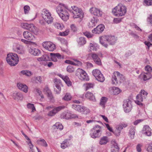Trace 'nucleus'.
I'll return each instance as SVG.
<instances>
[{
  "label": "nucleus",
  "mask_w": 152,
  "mask_h": 152,
  "mask_svg": "<svg viewBox=\"0 0 152 152\" xmlns=\"http://www.w3.org/2000/svg\"><path fill=\"white\" fill-rule=\"evenodd\" d=\"M68 10L67 8L64 4H59L57 7V13L64 21H66L69 18V14Z\"/></svg>",
  "instance_id": "nucleus-1"
},
{
  "label": "nucleus",
  "mask_w": 152,
  "mask_h": 152,
  "mask_svg": "<svg viewBox=\"0 0 152 152\" xmlns=\"http://www.w3.org/2000/svg\"><path fill=\"white\" fill-rule=\"evenodd\" d=\"M6 61L11 66H15L19 61V58L16 54L10 53L7 55Z\"/></svg>",
  "instance_id": "nucleus-2"
},
{
  "label": "nucleus",
  "mask_w": 152,
  "mask_h": 152,
  "mask_svg": "<svg viewBox=\"0 0 152 152\" xmlns=\"http://www.w3.org/2000/svg\"><path fill=\"white\" fill-rule=\"evenodd\" d=\"M126 12V8L124 6L119 4L113 9L112 12L114 15L117 16L124 15Z\"/></svg>",
  "instance_id": "nucleus-3"
},
{
  "label": "nucleus",
  "mask_w": 152,
  "mask_h": 152,
  "mask_svg": "<svg viewBox=\"0 0 152 152\" xmlns=\"http://www.w3.org/2000/svg\"><path fill=\"white\" fill-rule=\"evenodd\" d=\"M124 77L119 72H114L112 76V83L113 85L119 84L124 81Z\"/></svg>",
  "instance_id": "nucleus-4"
},
{
  "label": "nucleus",
  "mask_w": 152,
  "mask_h": 152,
  "mask_svg": "<svg viewBox=\"0 0 152 152\" xmlns=\"http://www.w3.org/2000/svg\"><path fill=\"white\" fill-rule=\"evenodd\" d=\"M21 26L22 28L29 30L35 35L37 34L38 33L39 31L38 29L32 23H21Z\"/></svg>",
  "instance_id": "nucleus-5"
},
{
  "label": "nucleus",
  "mask_w": 152,
  "mask_h": 152,
  "mask_svg": "<svg viewBox=\"0 0 152 152\" xmlns=\"http://www.w3.org/2000/svg\"><path fill=\"white\" fill-rule=\"evenodd\" d=\"M90 135L91 137L93 138L99 137L102 133V129L100 126L96 125L91 130Z\"/></svg>",
  "instance_id": "nucleus-6"
},
{
  "label": "nucleus",
  "mask_w": 152,
  "mask_h": 152,
  "mask_svg": "<svg viewBox=\"0 0 152 152\" xmlns=\"http://www.w3.org/2000/svg\"><path fill=\"white\" fill-rule=\"evenodd\" d=\"M148 94V93L144 90H142L140 94L137 96V100L135 101V103L139 105L142 106V102L143 99L146 98Z\"/></svg>",
  "instance_id": "nucleus-7"
},
{
  "label": "nucleus",
  "mask_w": 152,
  "mask_h": 152,
  "mask_svg": "<svg viewBox=\"0 0 152 152\" xmlns=\"http://www.w3.org/2000/svg\"><path fill=\"white\" fill-rule=\"evenodd\" d=\"M42 18L48 24L52 23L53 21V18L51 16V13L48 10H44L42 14Z\"/></svg>",
  "instance_id": "nucleus-8"
},
{
  "label": "nucleus",
  "mask_w": 152,
  "mask_h": 152,
  "mask_svg": "<svg viewBox=\"0 0 152 152\" xmlns=\"http://www.w3.org/2000/svg\"><path fill=\"white\" fill-rule=\"evenodd\" d=\"M72 12L73 14V17L74 18H83V12L80 9L74 6L72 7Z\"/></svg>",
  "instance_id": "nucleus-9"
},
{
  "label": "nucleus",
  "mask_w": 152,
  "mask_h": 152,
  "mask_svg": "<svg viewBox=\"0 0 152 152\" xmlns=\"http://www.w3.org/2000/svg\"><path fill=\"white\" fill-rule=\"evenodd\" d=\"M75 75L81 80H89L86 72L82 69H78L76 71Z\"/></svg>",
  "instance_id": "nucleus-10"
},
{
  "label": "nucleus",
  "mask_w": 152,
  "mask_h": 152,
  "mask_svg": "<svg viewBox=\"0 0 152 152\" xmlns=\"http://www.w3.org/2000/svg\"><path fill=\"white\" fill-rule=\"evenodd\" d=\"M72 106L75 110L85 114H86L90 112V110L80 105L74 104L72 105Z\"/></svg>",
  "instance_id": "nucleus-11"
},
{
  "label": "nucleus",
  "mask_w": 152,
  "mask_h": 152,
  "mask_svg": "<svg viewBox=\"0 0 152 152\" xmlns=\"http://www.w3.org/2000/svg\"><path fill=\"white\" fill-rule=\"evenodd\" d=\"M123 106L125 112H129L132 108L131 101L128 99L125 100L123 104Z\"/></svg>",
  "instance_id": "nucleus-12"
},
{
  "label": "nucleus",
  "mask_w": 152,
  "mask_h": 152,
  "mask_svg": "<svg viewBox=\"0 0 152 152\" xmlns=\"http://www.w3.org/2000/svg\"><path fill=\"white\" fill-rule=\"evenodd\" d=\"M43 47L45 49L50 51H53L56 48L55 45L50 42H45L42 43Z\"/></svg>",
  "instance_id": "nucleus-13"
},
{
  "label": "nucleus",
  "mask_w": 152,
  "mask_h": 152,
  "mask_svg": "<svg viewBox=\"0 0 152 152\" xmlns=\"http://www.w3.org/2000/svg\"><path fill=\"white\" fill-rule=\"evenodd\" d=\"M12 96L14 100L17 101H21L23 98L22 94L16 91H15L13 93Z\"/></svg>",
  "instance_id": "nucleus-14"
},
{
  "label": "nucleus",
  "mask_w": 152,
  "mask_h": 152,
  "mask_svg": "<svg viewBox=\"0 0 152 152\" xmlns=\"http://www.w3.org/2000/svg\"><path fill=\"white\" fill-rule=\"evenodd\" d=\"M13 50L20 54H23L24 52L23 46L18 44H16L13 45Z\"/></svg>",
  "instance_id": "nucleus-15"
},
{
  "label": "nucleus",
  "mask_w": 152,
  "mask_h": 152,
  "mask_svg": "<svg viewBox=\"0 0 152 152\" xmlns=\"http://www.w3.org/2000/svg\"><path fill=\"white\" fill-rule=\"evenodd\" d=\"M90 11L91 14L94 15L101 17L102 14V12L99 9L95 7H92L90 9Z\"/></svg>",
  "instance_id": "nucleus-16"
},
{
  "label": "nucleus",
  "mask_w": 152,
  "mask_h": 152,
  "mask_svg": "<svg viewBox=\"0 0 152 152\" xmlns=\"http://www.w3.org/2000/svg\"><path fill=\"white\" fill-rule=\"evenodd\" d=\"M54 81L55 84L54 91L56 94H58L60 92L61 90V88L60 86L61 84V83L59 80H58L56 78H55L54 79Z\"/></svg>",
  "instance_id": "nucleus-17"
},
{
  "label": "nucleus",
  "mask_w": 152,
  "mask_h": 152,
  "mask_svg": "<svg viewBox=\"0 0 152 152\" xmlns=\"http://www.w3.org/2000/svg\"><path fill=\"white\" fill-rule=\"evenodd\" d=\"M23 35L24 38L28 40H33L35 39L34 36L27 31H24L23 32Z\"/></svg>",
  "instance_id": "nucleus-18"
},
{
  "label": "nucleus",
  "mask_w": 152,
  "mask_h": 152,
  "mask_svg": "<svg viewBox=\"0 0 152 152\" xmlns=\"http://www.w3.org/2000/svg\"><path fill=\"white\" fill-rule=\"evenodd\" d=\"M64 107H65L64 106H60L56 107L52 110L49 112L48 115V116H53L55 115L58 111H59L62 109L64 108Z\"/></svg>",
  "instance_id": "nucleus-19"
},
{
  "label": "nucleus",
  "mask_w": 152,
  "mask_h": 152,
  "mask_svg": "<svg viewBox=\"0 0 152 152\" xmlns=\"http://www.w3.org/2000/svg\"><path fill=\"white\" fill-rule=\"evenodd\" d=\"M17 86L20 90L23 91L25 93L27 92L28 88L26 84L18 83H17Z\"/></svg>",
  "instance_id": "nucleus-20"
},
{
  "label": "nucleus",
  "mask_w": 152,
  "mask_h": 152,
  "mask_svg": "<svg viewBox=\"0 0 152 152\" xmlns=\"http://www.w3.org/2000/svg\"><path fill=\"white\" fill-rule=\"evenodd\" d=\"M104 26L103 25L100 24L98 25L96 28L92 30V33L95 34H99L103 31Z\"/></svg>",
  "instance_id": "nucleus-21"
},
{
  "label": "nucleus",
  "mask_w": 152,
  "mask_h": 152,
  "mask_svg": "<svg viewBox=\"0 0 152 152\" xmlns=\"http://www.w3.org/2000/svg\"><path fill=\"white\" fill-rule=\"evenodd\" d=\"M51 56L50 58L51 60L54 62H56L57 61V58L58 59H61V56L59 53H50Z\"/></svg>",
  "instance_id": "nucleus-22"
},
{
  "label": "nucleus",
  "mask_w": 152,
  "mask_h": 152,
  "mask_svg": "<svg viewBox=\"0 0 152 152\" xmlns=\"http://www.w3.org/2000/svg\"><path fill=\"white\" fill-rule=\"evenodd\" d=\"M151 129L148 125H145L143 128L142 133L143 134L149 136L151 135Z\"/></svg>",
  "instance_id": "nucleus-23"
},
{
  "label": "nucleus",
  "mask_w": 152,
  "mask_h": 152,
  "mask_svg": "<svg viewBox=\"0 0 152 152\" xmlns=\"http://www.w3.org/2000/svg\"><path fill=\"white\" fill-rule=\"evenodd\" d=\"M99 39L100 42L101 44L105 47L107 48L108 46L107 44H106V43L107 42V36H105L101 37Z\"/></svg>",
  "instance_id": "nucleus-24"
},
{
  "label": "nucleus",
  "mask_w": 152,
  "mask_h": 152,
  "mask_svg": "<svg viewBox=\"0 0 152 152\" xmlns=\"http://www.w3.org/2000/svg\"><path fill=\"white\" fill-rule=\"evenodd\" d=\"M91 57L96 64L99 65H101V60L97 54L93 53L92 54Z\"/></svg>",
  "instance_id": "nucleus-25"
},
{
  "label": "nucleus",
  "mask_w": 152,
  "mask_h": 152,
  "mask_svg": "<svg viewBox=\"0 0 152 152\" xmlns=\"http://www.w3.org/2000/svg\"><path fill=\"white\" fill-rule=\"evenodd\" d=\"M97 22V18L93 17L90 22L89 23L88 26L89 28H92L95 26Z\"/></svg>",
  "instance_id": "nucleus-26"
},
{
  "label": "nucleus",
  "mask_w": 152,
  "mask_h": 152,
  "mask_svg": "<svg viewBox=\"0 0 152 152\" xmlns=\"http://www.w3.org/2000/svg\"><path fill=\"white\" fill-rule=\"evenodd\" d=\"M85 96L86 98L94 102L96 101L95 97L92 93L90 92H87Z\"/></svg>",
  "instance_id": "nucleus-27"
},
{
  "label": "nucleus",
  "mask_w": 152,
  "mask_h": 152,
  "mask_svg": "<svg viewBox=\"0 0 152 152\" xmlns=\"http://www.w3.org/2000/svg\"><path fill=\"white\" fill-rule=\"evenodd\" d=\"M107 42L110 45H114L116 41V39L114 36H107Z\"/></svg>",
  "instance_id": "nucleus-28"
},
{
  "label": "nucleus",
  "mask_w": 152,
  "mask_h": 152,
  "mask_svg": "<svg viewBox=\"0 0 152 152\" xmlns=\"http://www.w3.org/2000/svg\"><path fill=\"white\" fill-rule=\"evenodd\" d=\"M141 76H142L143 79L144 81L149 79L152 77L150 72L142 73L141 74Z\"/></svg>",
  "instance_id": "nucleus-29"
},
{
  "label": "nucleus",
  "mask_w": 152,
  "mask_h": 152,
  "mask_svg": "<svg viewBox=\"0 0 152 152\" xmlns=\"http://www.w3.org/2000/svg\"><path fill=\"white\" fill-rule=\"evenodd\" d=\"M70 113L68 112H64L61 114L60 117L61 118L69 119H70Z\"/></svg>",
  "instance_id": "nucleus-30"
},
{
  "label": "nucleus",
  "mask_w": 152,
  "mask_h": 152,
  "mask_svg": "<svg viewBox=\"0 0 152 152\" xmlns=\"http://www.w3.org/2000/svg\"><path fill=\"white\" fill-rule=\"evenodd\" d=\"M108 142V137L106 136L103 137L100 140L99 143L101 145H105Z\"/></svg>",
  "instance_id": "nucleus-31"
},
{
  "label": "nucleus",
  "mask_w": 152,
  "mask_h": 152,
  "mask_svg": "<svg viewBox=\"0 0 152 152\" xmlns=\"http://www.w3.org/2000/svg\"><path fill=\"white\" fill-rule=\"evenodd\" d=\"M36 142L37 144L41 145L45 147H47L48 146V144L46 142L44 139L37 140Z\"/></svg>",
  "instance_id": "nucleus-32"
},
{
  "label": "nucleus",
  "mask_w": 152,
  "mask_h": 152,
  "mask_svg": "<svg viewBox=\"0 0 152 152\" xmlns=\"http://www.w3.org/2000/svg\"><path fill=\"white\" fill-rule=\"evenodd\" d=\"M44 91L47 93L48 97L50 99L53 98L52 93L49 88L48 87H46L44 89Z\"/></svg>",
  "instance_id": "nucleus-33"
},
{
  "label": "nucleus",
  "mask_w": 152,
  "mask_h": 152,
  "mask_svg": "<svg viewBox=\"0 0 152 152\" xmlns=\"http://www.w3.org/2000/svg\"><path fill=\"white\" fill-rule=\"evenodd\" d=\"M112 91L111 93L114 95H117L121 92L120 90L117 87H113L111 88Z\"/></svg>",
  "instance_id": "nucleus-34"
},
{
  "label": "nucleus",
  "mask_w": 152,
  "mask_h": 152,
  "mask_svg": "<svg viewBox=\"0 0 152 152\" xmlns=\"http://www.w3.org/2000/svg\"><path fill=\"white\" fill-rule=\"evenodd\" d=\"M77 42L79 45L82 46L86 43V41L84 37H81L78 39Z\"/></svg>",
  "instance_id": "nucleus-35"
},
{
  "label": "nucleus",
  "mask_w": 152,
  "mask_h": 152,
  "mask_svg": "<svg viewBox=\"0 0 152 152\" xmlns=\"http://www.w3.org/2000/svg\"><path fill=\"white\" fill-rule=\"evenodd\" d=\"M49 60V56L46 55H43L42 57L37 58L38 61H48Z\"/></svg>",
  "instance_id": "nucleus-36"
},
{
  "label": "nucleus",
  "mask_w": 152,
  "mask_h": 152,
  "mask_svg": "<svg viewBox=\"0 0 152 152\" xmlns=\"http://www.w3.org/2000/svg\"><path fill=\"white\" fill-rule=\"evenodd\" d=\"M70 139H66L62 142V143L61 144V147L63 149H65L68 146L67 144L69 143V141Z\"/></svg>",
  "instance_id": "nucleus-37"
},
{
  "label": "nucleus",
  "mask_w": 152,
  "mask_h": 152,
  "mask_svg": "<svg viewBox=\"0 0 152 152\" xmlns=\"http://www.w3.org/2000/svg\"><path fill=\"white\" fill-rule=\"evenodd\" d=\"M107 100L106 97H103L101 98L100 102V104L103 108L105 107V105Z\"/></svg>",
  "instance_id": "nucleus-38"
},
{
  "label": "nucleus",
  "mask_w": 152,
  "mask_h": 152,
  "mask_svg": "<svg viewBox=\"0 0 152 152\" xmlns=\"http://www.w3.org/2000/svg\"><path fill=\"white\" fill-rule=\"evenodd\" d=\"M63 80L64 81L68 86H71L72 82L70 81L69 78L68 76H65V77Z\"/></svg>",
  "instance_id": "nucleus-39"
},
{
  "label": "nucleus",
  "mask_w": 152,
  "mask_h": 152,
  "mask_svg": "<svg viewBox=\"0 0 152 152\" xmlns=\"http://www.w3.org/2000/svg\"><path fill=\"white\" fill-rule=\"evenodd\" d=\"M72 97L70 93H66L62 99L65 101H69L71 100Z\"/></svg>",
  "instance_id": "nucleus-40"
},
{
  "label": "nucleus",
  "mask_w": 152,
  "mask_h": 152,
  "mask_svg": "<svg viewBox=\"0 0 152 152\" xmlns=\"http://www.w3.org/2000/svg\"><path fill=\"white\" fill-rule=\"evenodd\" d=\"M95 78L98 81L101 82H103L105 80V78L102 73Z\"/></svg>",
  "instance_id": "nucleus-41"
},
{
  "label": "nucleus",
  "mask_w": 152,
  "mask_h": 152,
  "mask_svg": "<svg viewBox=\"0 0 152 152\" xmlns=\"http://www.w3.org/2000/svg\"><path fill=\"white\" fill-rule=\"evenodd\" d=\"M92 73L93 75L94 76L95 78L102 73L100 70L97 69L93 70Z\"/></svg>",
  "instance_id": "nucleus-42"
},
{
  "label": "nucleus",
  "mask_w": 152,
  "mask_h": 152,
  "mask_svg": "<svg viewBox=\"0 0 152 152\" xmlns=\"http://www.w3.org/2000/svg\"><path fill=\"white\" fill-rule=\"evenodd\" d=\"M21 73L23 75H25L28 77H30L32 74L31 71L28 70H22L21 71Z\"/></svg>",
  "instance_id": "nucleus-43"
},
{
  "label": "nucleus",
  "mask_w": 152,
  "mask_h": 152,
  "mask_svg": "<svg viewBox=\"0 0 152 152\" xmlns=\"http://www.w3.org/2000/svg\"><path fill=\"white\" fill-rule=\"evenodd\" d=\"M135 128L134 127H131L129 130V133L131 138H133L135 134Z\"/></svg>",
  "instance_id": "nucleus-44"
},
{
  "label": "nucleus",
  "mask_w": 152,
  "mask_h": 152,
  "mask_svg": "<svg viewBox=\"0 0 152 152\" xmlns=\"http://www.w3.org/2000/svg\"><path fill=\"white\" fill-rule=\"evenodd\" d=\"M27 106L28 108L32 109V112H34L36 110V109L33 104L29 103L27 104Z\"/></svg>",
  "instance_id": "nucleus-45"
},
{
  "label": "nucleus",
  "mask_w": 152,
  "mask_h": 152,
  "mask_svg": "<svg viewBox=\"0 0 152 152\" xmlns=\"http://www.w3.org/2000/svg\"><path fill=\"white\" fill-rule=\"evenodd\" d=\"M55 128H56L57 129L61 130L63 129V127L61 124L59 123H56L54 125Z\"/></svg>",
  "instance_id": "nucleus-46"
},
{
  "label": "nucleus",
  "mask_w": 152,
  "mask_h": 152,
  "mask_svg": "<svg viewBox=\"0 0 152 152\" xmlns=\"http://www.w3.org/2000/svg\"><path fill=\"white\" fill-rule=\"evenodd\" d=\"M128 126L127 124L121 123L117 127L121 131L124 128H126Z\"/></svg>",
  "instance_id": "nucleus-47"
},
{
  "label": "nucleus",
  "mask_w": 152,
  "mask_h": 152,
  "mask_svg": "<svg viewBox=\"0 0 152 152\" xmlns=\"http://www.w3.org/2000/svg\"><path fill=\"white\" fill-rule=\"evenodd\" d=\"M121 132V131L117 127L116 130L113 132L116 136H119L120 135Z\"/></svg>",
  "instance_id": "nucleus-48"
},
{
  "label": "nucleus",
  "mask_w": 152,
  "mask_h": 152,
  "mask_svg": "<svg viewBox=\"0 0 152 152\" xmlns=\"http://www.w3.org/2000/svg\"><path fill=\"white\" fill-rule=\"evenodd\" d=\"M67 71L69 73H72L74 72L75 69L71 65L68 66L66 68Z\"/></svg>",
  "instance_id": "nucleus-49"
},
{
  "label": "nucleus",
  "mask_w": 152,
  "mask_h": 152,
  "mask_svg": "<svg viewBox=\"0 0 152 152\" xmlns=\"http://www.w3.org/2000/svg\"><path fill=\"white\" fill-rule=\"evenodd\" d=\"M54 25L55 27L58 29L61 30L63 29V26L62 25H61L60 23H55Z\"/></svg>",
  "instance_id": "nucleus-50"
},
{
  "label": "nucleus",
  "mask_w": 152,
  "mask_h": 152,
  "mask_svg": "<svg viewBox=\"0 0 152 152\" xmlns=\"http://www.w3.org/2000/svg\"><path fill=\"white\" fill-rule=\"evenodd\" d=\"M23 8L24 10V13L25 14H28L30 9L29 6L28 5L25 6Z\"/></svg>",
  "instance_id": "nucleus-51"
},
{
  "label": "nucleus",
  "mask_w": 152,
  "mask_h": 152,
  "mask_svg": "<svg viewBox=\"0 0 152 152\" xmlns=\"http://www.w3.org/2000/svg\"><path fill=\"white\" fill-rule=\"evenodd\" d=\"M94 86V84L92 83H88L86 84V90H87L88 89L93 88Z\"/></svg>",
  "instance_id": "nucleus-52"
},
{
  "label": "nucleus",
  "mask_w": 152,
  "mask_h": 152,
  "mask_svg": "<svg viewBox=\"0 0 152 152\" xmlns=\"http://www.w3.org/2000/svg\"><path fill=\"white\" fill-rule=\"evenodd\" d=\"M69 32V30H66L65 31L62 32H60L59 35L61 36H66L67 35Z\"/></svg>",
  "instance_id": "nucleus-53"
},
{
  "label": "nucleus",
  "mask_w": 152,
  "mask_h": 152,
  "mask_svg": "<svg viewBox=\"0 0 152 152\" xmlns=\"http://www.w3.org/2000/svg\"><path fill=\"white\" fill-rule=\"evenodd\" d=\"M147 21L148 24L152 26V15H151L148 17Z\"/></svg>",
  "instance_id": "nucleus-54"
},
{
  "label": "nucleus",
  "mask_w": 152,
  "mask_h": 152,
  "mask_svg": "<svg viewBox=\"0 0 152 152\" xmlns=\"http://www.w3.org/2000/svg\"><path fill=\"white\" fill-rule=\"evenodd\" d=\"M21 41L24 43L25 44H31V43H34L33 42H31L30 41H28L25 39H21Z\"/></svg>",
  "instance_id": "nucleus-55"
},
{
  "label": "nucleus",
  "mask_w": 152,
  "mask_h": 152,
  "mask_svg": "<svg viewBox=\"0 0 152 152\" xmlns=\"http://www.w3.org/2000/svg\"><path fill=\"white\" fill-rule=\"evenodd\" d=\"M89 46L90 50H96V48L95 46L93 44H92V43H90Z\"/></svg>",
  "instance_id": "nucleus-56"
},
{
  "label": "nucleus",
  "mask_w": 152,
  "mask_h": 152,
  "mask_svg": "<svg viewBox=\"0 0 152 152\" xmlns=\"http://www.w3.org/2000/svg\"><path fill=\"white\" fill-rule=\"evenodd\" d=\"M33 55L34 56H38L40 54V50L37 49H34Z\"/></svg>",
  "instance_id": "nucleus-57"
},
{
  "label": "nucleus",
  "mask_w": 152,
  "mask_h": 152,
  "mask_svg": "<svg viewBox=\"0 0 152 152\" xmlns=\"http://www.w3.org/2000/svg\"><path fill=\"white\" fill-rule=\"evenodd\" d=\"M84 34L88 38H91L93 36V34L88 32L84 33Z\"/></svg>",
  "instance_id": "nucleus-58"
},
{
  "label": "nucleus",
  "mask_w": 152,
  "mask_h": 152,
  "mask_svg": "<svg viewBox=\"0 0 152 152\" xmlns=\"http://www.w3.org/2000/svg\"><path fill=\"white\" fill-rule=\"evenodd\" d=\"M144 2L147 6H151L152 5V0H144Z\"/></svg>",
  "instance_id": "nucleus-59"
},
{
  "label": "nucleus",
  "mask_w": 152,
  "mask_h": 152,
  "mask_svg": "<svg viewBox=\"0 0 152 152\" xmlns=\"http://www.w3.org/2000/svg\"><path fill=\"white\" fill-rule=\"evenodd\" d=\"M145 70L148 72H150L152 70V69L151 67L149 65H147L145 67Z\"/></svg>",
  "instance_id": "nucleus-60"
},
{
  "label": "nucleus",
  "mask_w": 152,
  "mask_h": 152,
  "mask_svg": "<svg viewBox=\"0 0 152 152\" xmlns=\"http://www.w3.org/2000/svg\"><path fill=\"white\" fill-rule=\"evenodd\" d=\"M147 151L149 152L152 151V143H150L148 145L147 148Z\"/></svg>",
  "instance_id": "nucleus-61"
},
{
  "label": "nucleus",
  "mask_w": 152,
  "mask_h": 152,
  "mask_svg": "<svg viewBox=\"0 0 152 152\" xmlns=\"http://www.w3.org/2000/svg\"><path fill=\"white\" fill-rule=\"evenodd\" d=\"M71 30L73 32H75L77 31V28L75 26L74 24H72L71 26Z\"/></svg>",
  "instance_id": "nucleus-62"
},
{
  "label": "nucleus",
  "mask_w": 152,
  "mask_h": 152,
  "mask_svg": "<svg viewBox=\"0 0 152 152\" xmlns=\"http://www.w3.org/2000/svg\"><path fill=\"white\" fill-rule=\"evenodd\" d=\"M74 60L75 63V65H77L78 66L82 65V63L80 61L77 60L76 59H74Z\"/></svg>",
  "instance_id": "nucleus-63"
},
{
  "label": "nucleus",
  "mask_w": 152,
  "mask_h": 152,
  "mask_svg": "<svg viewBox=\"0 0 152 152\" xmlns=\"http://www.w3.org/2000/svg\"><path fill=\"white\" fill-rule=\"evenodd\" d=\"M121 20V18H116L114 20V22L115 23H120Z\"/></svg>",
  "instance_id": "nucleus-64"
}]
</instances>
